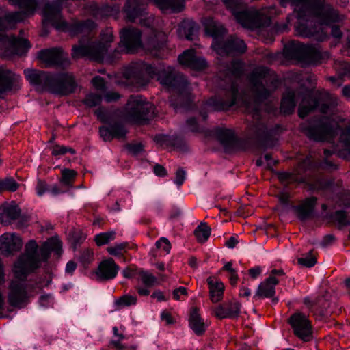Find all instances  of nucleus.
<instances>
[{
	"instance_id": "423d86ee",
	"label": "nucleus",
	"mask_w": 350,
	"mask_h": 350,
	"mask_svg": "<svg viewBox=\"0 0 350 350\" xmlns=\"http://www.w3.org/2000/svg\"><path fill=\"white\" fill-rule=\"evenodd\" d=\"M156 116L155 106L141 95L131 96L123 109L124 119L135 125H148Z\"/></svg>"
},
{
	"instance_id": "3c124183",
	"label": "nucleus",
	"mask_w": 350,
	"mask_h": 350,
	"mask_svg": "<svg viewBox=\"0 0 350 350\" xmlns=\"http://www.w3.org/2000/svg\"><path fill=\"white\" fill-rule=\"evenodd\" d=\"M312 250H310L305 256L300 257L297 259V262L302 267L311 268L314 267L317 262V258L312 254Z\"/></svg>"
},
{
	"instance_id": "dca6fc26",
	"label": "nucleus",
	"mask_w": 350,
	"mask_h": 350,
	"mask_svg": "<svg viewBox=\"0 0 350 350\" xmlns=\"http://www.w3.org/2000/svg\"><path fill=\"white\" fill-rule=\"evenodd\" d=\"M293 334L303 342H310L313 338L312 323L308 317L300 312H295L288 320Z\"/></svg>"
},
{
	"instance_id": "f8f14e48",
	"label": "nucleus",
	"mask_w": 350,
	"mask_h": 350,
	"mask_svg": "<svg viewBox=\"0 0 350 350\" xmlns=\"http://www.w3.org/2000/svg\"><path fill=\"white\" fill-rule=\"evenodd\" d=\"M283 55L288 60L306 61L317 64L324 57H328V53H323L317 46L292 41L285 45Z\"/></svg>"
},
{
	"instance_id": "5701e85b",
	"label": "nucleus",
	"mask_w": 350,
	"mask_h": 350,
	"mask_svg": "<svg viewBox=\"0 0 350 350\" xmlns=\"http://www.w3.org/2000/svg\"><path fill=\"white\" fill-rule=\"evenodd\" d=\"M119 266L112 258L103 260L95 270V277L98 282L109 281L114 279L118 273Z\"/></svg>"
},
{
	"instance_id": "680f3d73",
	"label": "nucleus",
	"mask_w": 350,
	"mask_h": 350,
	"mask_svg": "<svg viewBox=\"0 0 350 350\" xmlns=\"http://www.w3.org/2000/svg\"><path fill=\"white\" fill-rule=\"evenodd\" d=\"M186 171L184 170V168H178L175 174V178L174 179V183L178 187H180L184 183L186 179Z\"/></svg>"
},
{
	"instance_id": "58836bf2",
	"label": "nucleus",
	"mask_w": 350,
	"mask_h": 350,
	"mask_svg": "<svg viewBox=\"0 0 350 350\" xmlns=\"http://www.w3.org/2000/svg\"><path fill=\"white\" fill-rule=\"evenodd\" d=\"M336 204L342 208H350V190L342 189L336 194Z\"/></svg>"
},
{
	"instance_id": "338daca9",
	"label": "nucleus",
	"mask_w": 350,
	"mask_h": 350,
	"mask_svg": "<svg viewBox=\"0 0 350 350\" xmlns=\"http://www.w3.org/2000/svg\"><path fill=\"white\" fill-rule=\"evenodd\" d=\"M139 270H140V269H137V268L133 269L131 267H127L122 271V274L123 277L125 278H127V279L135 278L137 280Z\"/></svg>"
},
{
	"instance_id": "6e6552de",
	"label": "nucleus",
	"mask_w": 350,
	"mask_h": 350,
	"mask_svg": "<svg viewBox=\"0 0 350 350\" xmlns=\"http://www.w3.org/2000/svg\"><path fill=\"white\" fill-rule=\"evenodd\" d=\"M141 32L135 28L127 27L120 31L121 41L119 44L122 51L125 53H135L141 49H147L150 53L157 57H161V55L157 50L163 47V44L157 42V36L149 39L146 42L142 44Z\"/></svg>"
},
{
	"instance_id": "393cba45",
	"label": "nucleus",
	"mask_w": 350,
	"mask_h": 350,
	"mask_svg": "<svg viewBox=\"0 0 350 350\" xmlns=\"http://www.w3.org/2000/svg\"><path fill=\"white\" fill-rule=\"evenodd\" d=\"M23 246L21 238L15 233H4L0 238V250L6 256L21 250Z\"/></svg>"
},
{
	"instance_id": "1a4fd4ad",
	"label": "nucleus",
	"mask_w": 350,
	"mask_h": 350,
	"mask_svg": "<svg viewBox=\"0 0 350 350\" xmlns=\"http://www.w3.org/2000/svg\"><path fill=\"white\" fill-rule=\"evenodd\" d=\"M226 6L232 12L236 20L243 27L256 29L262 26L267 18L264 10L247 8L241 0H223Z\"/></svg>"
},
{
	"instance_id": "e2e57ef3",
	"label": "nucleus",
	"mask_w": 350,
	"mask_h": 350,
	"mask_svg": "<svg viewBox=\"0 0 350 350\" xmlns=\"http://www.w3.org/2000/svg\"><path fill=\"white\" fill-rule=\"evenodd\" d=\"M121 94L118 92H112V91H105L103 95V98H104L106 103H113L116 102L121 98Z\"/></svg>"
},
{
	"instance_id": "0eeeda50",
	"label": "nucleus",
	"mask_w": 350,
	"mask_h": 350,
	"mask_svg": "<svg viewBox=\"0 0 350 350\" xmlns=\"http://www.w3.org/2000/svg\"><path fill=\"white\" fill-rule=\"evenodd\" d=\"M113 40V32L107 29L100 35V41L92 42L90 38H83L79 44L72 49V56L75 58L87 57L103 62L107 59L108 44Z\"/></svg>"
},
{
	"instance_id": "f704fd0d",
	"label": "nucleus",
	"mask_w": 350,
	"mask_h": 350,
	"mask_svg": "<svg viewBox=\"0 0 350 350\" xmlns=\"http://www.w3.org/2000/svg\"><path fill=\"white\" fill-rule=\"evenodd\" d=\"M282 131V126L276 124L273 127L268 129L265 124H260L256 126V135L265 142L271 141L273 137L279 134Z\"/></svg>"
},
{
	"instance_id": "473e14b6",
	"label": "nucleus",
	"mask_w": 350,
	"mask_h": 350,
	"mask_svg": "<svg viewBox=\"0 0 350 350\" xmlns=\"http://www.w3.org/2000/svg\"><path fill=\"white\" fill-rule=\"evenodd\" d=\"M21 81L19 75L0 66V88H14Z\"/></svg>"
},
{
	"instance_id": "f257e3e1",
	"label": "nucleus",
	"mask_w": 350,
	"mask_h": 350,
	"mask_svg": "<svg viewBox=\"0 0 350 350\" xmlns=\"http://www.w3.org/2000/svg\"><path fill=\"white\" fill-rule=\"evenodd\" d=\"M16 6L23 9L21 12L8 14L4 18H0V55L10 58L14 55H22L30 47L28 40L24 38L10 37L3 33L7 28H12L14 23L23 21L33 15L36 8L42 10L43 23L51 25L58 31H71L70 25L62 17L60 10L63 1L55 0L51 3L46 0H9Z\"/></svg>"
},
{
	"instance_id": "bb28decb",
	"label": "nucleus",
	"mask_w": 350,
	"mask_h": 350,
	"mask_svg": "<svg viewBox=\"0 0 350 350\" xmlns=\"http://www.w3.org/2000/svg\"><path fill=\"white\" fill-rule=\"evenodd\" d=\"M145 5L139 2V0H129L124 8L126 20L129 21H135L137 18L140 19V23L143 25H148L143 18L144 15Z\"/></svg>"
},
{
	"instance_id": "052dcab7",
	"label": "nucleus",
	"mask_w": 350,
	"mask_h": 350,
	"mask_svg": "<svg viewBox=\"0 0 350 350\" xmlns=\"http://www.w3.org/2000/svg\"><path fill=\"white\" fill-rule=\"evenodd\" d=\"M126 148L129 153L134 156L138 155L144 151V146L142 143H129L126 145Z\"/></svg>"
},
{
	"instance_id": "09e8293b",
	"label": "nucleus",
	"mask_w": 350,
	"mask_h": 350,
	"mask_svg": "<svg viewBox=\"0 0 350 350\" xmlns=\"http://www.w3.org/2000/svg\"><path fill=\"white\" fill-rule=\"evenodd\" d=\"M186 124L191 132L196 133H203L206 136H207V131L209 129H206L204 127H200L196 118L191 117L188 118L186 120Z\"/></svg>"
},
{
	"instance_id": "aec40b11",
	"label": "nucleus",
	"mask_w": 350,
	"mask_h": 350,
	"mask_svg": "<svg viewBox=\"0 0 350 350\" xmlns=\"http://www.w3.org/2000/svg\"><path fill=\"white\" fill-rule=\"evenodd\" d=\"M318 198L314 196L306 197L297 205H293L291 209L301 221L313 219L316 216V207Z\"/></svg>"
},
{
	"instance_id": "cd10ccee",
	"label": "nucleus",
	"mask_w": 350,
	"mask_h": 350,
	"mask_svg": "<svg viewBox=\"0 0 350 350\" xmlns=\"http://www.w3.org/2000/svg\"><path fill=\"white\" fill-rule=\"evenodd\" d=\"M280 282L279 279L273 277H268L258 286L254 295V299L273 297L275 295V286Z\"/></svg>"
},
{
	"instance_id": "c756f323",
	"label": "nucleus",
	"mask_w": 350,
	"mask_h": 350,
	"mask_svg": "<svg viewBox=\"0 0 350 350\" xmlns=\"http://www.w3.org/2000/svg\"><path fill=\"white\" fill-rule=\"evenodd\" d=\"M323 218L328 221L336 223L339 230L350 226V216L345 208L336 210L334 212H326Z\"/></svg>"
},
{
	"instance_id": "8fccbe9b",
	"label": "nucleus",
	"mask_w": 350,
	"mask_h": 350,
	"mask_svg": "<svg viewBox=\"0 0 350 350\" xmlns=\"http://www.w3.org/2000/svg\"><path fill=\"white\" fill-rule=\"evenodd\" d=\"M66 153H70V154H75L76 150L68 146L55 144L51 148V154L54 157L62 156L66 154Z\"/></svg>"
},
{
	"instance_id": "79ce46f5",
	"label": "nucleus",
	"mask_w": 350,
	"mask_h": 350,
	"mask_svg": "<svg viewBox=\"0 0 350 350\" xmlns=\"http://www.w3.org/2000/svg\"><path fill=\"white\" fill-rule=\"evenodd\" d=\"M334 185L333 178H319L312 185V188L317 191H326L332 189Z\"/></svg>"
},
{
	"instance_id": "20e7f679",
	"label": "nucleus",
	"mask_w": 350,
	"mask_h": 350,
	"mask_svg": "<svg viewBox=\"0 0 350 350\" xmlns=\"http://www.w3.org/2000/svg\"><path fill=\"white\" fill-rule=\"evenodd\" d=\"M203 25L206 35L213 38L211 46L218 55L224 56L245 51L246 45L242 40L230 37L226 40L224 39L226 29L221 24L213 18L204 19Z\"/></svg>"
},
{
	"instance_id": "9b49d317",
	"label": "nucleus",
	"mask_w": 350,
	"mask_h": 350,
	"mask_svg": "<svg viewBox=\"0 0 350 350\" xmlns=\"http://www.w3.org/2000/svg\"><path fill=\"white\" fill-rule=\"evenodd\" d=\"M94 115L102 123L107 124L99 127V135L105 142H111L113 139H124L128 130L123 122L113 121L112 113L105 107H99L94 111Z\"/></svg>"
},
{
	"instance_id": "4d7b16f0",
	"label": "nucleus",
	"mask_w": 350,
	"mask_h": 350,
	"mask_svg": "<svg viewBox=\"0 0 350 350\" xmlns=\"http://www.w3.org/2000/svg\"><path fill=\"white\" fill-rule=\"evenodd\" d=\"M38 245L35 240H29L25 246V253L23 254L31 257L38 258Z\"/></svg>"
},
{
	"instance_id": "2f4dec72",
	"label": "nucleus",
	"mask_w": 350,
	"mask_h": 350,
	"mask_svg": "<svg viewBox=\"0 0 350 350\" xmlns=\"http://www.w3.org/2000/svg\"><path fill=\"white\" fill-rule=\"evenodd\" d=\"M294 89H286L280 103V113L284 116L291 115L296 107Z\"/></svg>"
},
{
	"instance_id": "a19ab883",
	"label": "nucleus",
	"mask_w": 350,
	"mask_h": 350,
	"mask_svg": "<svg viewBox=\"0 0 350 350\" xmlns=\"http://www.w3.org/2000/svg\"><path fill=\"white\" fill-rule=\"evenodd\" d=\"M49 250L53 252L56 255H61L62 253V243L57 237H52L49 238L44 243Z\"/></svg>"
},
{
	"instance_id": "de8ad7c7",
	"label": "nucleus",
	"mask_w": 350,
	"mask_h": 350,
	"mask_svg": "<svg viewBox=\"0 0 350 350\" xmlns=\"http://www.w3.org/2000/svg\"><path fill=\"white\" fill-rule=\"evenodd\" d=\"M115 232H105L97 234L94 237V241L98 246L107 244L109 241L115 239Z\"/></svg>"
},
{
	"instance_id": "f03ea898",
	"label": "nucleus",
	"mask_w": 350,
	"mask_h": 350,
	"mask_svg": "<svg viewBox=\"0 0 350 350\" xmlns=\"http://www.w3.org/2000/svg\"><path fill=\"white\" fill-rule=\"evenodd\" d=\"M290 1L297 13V33L303 37H314L318 40L327 38L326 27L340 18L338 12L324 0H280L285 6Z\"/></svg>"
},
{
	"instance_id": "bf43d9fd",
	"label": "nucleus",
	"mask_w": 350,
	"mask_h": 350,
	"mask_svg": "<svg viewBox=\"0 0 350 350\" xmlns=\"http://www.w3.org/2000/svg\"><path fill=\"white\" fill-rule=\"evenodd\" d=\"M96 27V24L92 21H87L83 23L76 25V31L78 33H87Z\"/></svg>"
},
{
	"instance_id": "13d9d810",
	"label": "nucleus",
	"mask_w": 350,
	"mask_h": 350,
	"mask_svg": "<svg viewBox=\"0 0 350 350\" xmlns=\"http://www.w3.org/2000/svg\"><path fill=\"white\" fill-rule=\"evenodd\" d=\"M94 260V252L90 249H85L79 256L80 262L84 266H88Z\"/></svg>"
},
{
	"instance_id": "5fc2aeb1",
	"label": "nucleus",
	"mask_w": 350,
	"mask_h": 350,
	"mask_svg": "<svg viewBox=\"0 0 350 350\" xmlns=\"http://www.w3.org/2000/svg\"><path fill=\"white\" fill-rule=\"evenodd\" d=\"M76 176L77 172L74 170L64 169L62 171L61 182L65 185L70 186Z\"/></svg>"
},
{
	"instance_id": "37998d69",
	"label": "nucleus",
	"mask_w": 350,
	"mask_h": 350,
	"mask_svg": "<svg viewBox=\"0 0 350 350\" xmlns=\"http://www.w3.org/2000/svg\"><path fill=\"white\" fill-rule=\"evenodd\" d=\"M117 340L113 339L110 341V345L115 350H137V345H132L128 346L121 343V341L125 338V336L122 334H118Z\"/></svg>"
},
{
	"instance_id": "f3484780",
	"label": "nucleus",
	"mask_w": 350,
	"mask_h": 350,
	"mask_svg": "<svg viewBox=\"0 0 350 350\" xmlns=\"http://www.w3.org/2000/svg\"><path fill=\"white\" fill-rule=\"evenodd\" d=\"M169 94L170 106L177 112L193 109L194 96L192 89H165Z\"/></svg>"
},
{
	"instance_id": "6ab92c4d",
	"label": "nucleus",
	"mask_w": 350,
	"mask_h": 350,
	"mask_svg": "<svg viewBox=\"0 0 350 350\" xmlns=\"http://www.w3.org/2000/svg\"><path fill=\"white\" fill-rule=\"evenodd\" d=\"M303 303L317 321H323L328 318L330 300L327 295L319 296L314 300L310 297H306L303 299Z\"/></svg>"
},
{
	"instance_id": "4c0bfd02",
	"label": "nucleus",
	"mask_w": 350,
	"mask_h": 350,
	"mask_svg": "<svg viewBox=\"0 0 350 350\" xmlns=\"http://www.w3.org/2000/svg\"><path fill=\"white\" fill-rule=\"evenodd\" d=\"M211 229L206 222H201L194 230L193 234L198 243L206 242L211 235Z\"/></svg>"
},
{
	"instance_id": "0e129e2a",
	"label": "nucleus",
	"mask_w": 350,
	"mask_h": 350,
	"mask_svg": "<svg viewBox=\"0 0 350 350\" xmlns=\"http://www.w3.org/2000/svg\"><path fill=\"white\" fill-rule=\"evenodd\" d=\"M109 77H100L96 76L92 80V84L94 88H105V86L108 83V80Z\"/></svg>"
},
{
	"instance_id": "b1692460",
	"label": "nucleus",
	"mask_w": 350,
	"mask_h": 350,
	"mask_svg": "<svg viewBox=\"0 0 350 350\" xmlns=\"http://www.w3.org/2000/svg\"><path fill=\"white\" fill-rule=\"evenodd\" d=\"M178 62L182 66L196 71L202 70L207 66L206 60L202 57L196 56L193 49L186 50L180 55Z\"/></svg>"
},
{
	"instance_id": "69168bd1",
	"label": "nucleus",
	"mask_w": 350,
	"mask_h": 350,
	"mask_svg": "<svg viewBox=\"0 0 350 350\" xmlns=\"http://www.w3.org/2000/svg\"><path fill=\"white\" fill-rule=\"evenodd\" d=\"M49 187L46 181L38 180L36 186V194L38 196H43L46 192L49 191Z\"/></svg>"
},
{
	"instance_id": "774afa93",
	"label": "nucleus",
	"mask_w": 350,
	"mask_h": 350,
	"mask_svg": "<svg viewBox=\"0 0 350 350\" xmlns=\"http://www.w3.org/2000/svg\"><path fill=\"white\" fill-rule=\"evenodd\" d=\"M157 248L163 249L167 253H169L171 249V245L169 240L165 237H161L155 243Z\"/></svg>"
},
{
	"instance_id": "2eb2a0df",
	"label": "nucleus",
	"mask_w": 350,
	"mask_h": 350,
	"mask_svg": "<svg viewBox=\"0 0 350 350\" xmlns=\"http://www.w3.org/2000/svg\"><path fill=\"white\" fill-rule=\"evenodd\" d=\"M146 73L151 77H157V80L163 85L167 88H187L188 83L184 75L174 72V68L167 67L161 70L155 66L148 65L146 68Z\"/></svg>"
},
{
	"instance_id": "e433bc0d",
	"label": "nucleus",
	"mask_w": 350,
	"mask_h": 350,
	"mask_svg": "<svg viewBox=\"0 0 350 350\" xmlns=\"http://www.w3.org/2000/svg\"><path fill=\"white\" fill-rule=\"evenodd\" d=\"M137 304V297L129 294H125L116 299L113 302V310H120L126 307L135 306Z\"/></svg>"
},
{
	"instance_id": "412c9836",
	"label": "nucleus",
	"mask_w": 350,
	"mask_h": 350,
	"mask_svg": "<svg viewBox=\"0 0 350 350\" xmlns=\"http://www.w3.org/2000/svg\"><path fill=\"white\" fill-rule=\"evenodd\" d=\"M40 267L38 258L22 254L14 264V275L16 278L25 280L28 274Z\"/></svg>"
},
{
	"instance_id": "c85d7f7f",
	"label": "nucleus",
	"mask_w": 350,
	"mask_h": 350,
	"mask_svg": "<svg viewBox=\"0 0 350 350\" xmlns=\"http://www.w3.org/2000/svg\"><path fill=\"white\" fill-rule=\"evenodd\" d=\"M188 322L189 328L196 336H201L205 333L207 326L201 317L197 307H193L191 309Z\"/></svg>"
},
{
	"instance_id": "4be33fe9",
	"label": "nucleus",
	"mask_w": 350,
	"mask_h": 350,
	"mask_svg": "<svg viewBox=\"0 0 350 350\" xmlns=\"http://www.w3.org/2000/svg\"><path fill=\"white\" fill-rule=\"evenodd\" d=\"M38 59L47 66H66L68 64V56L59 48L40 51Z\"/></svg>"
},
{
	"instance_id": "6e6d98bb",
	"label": "nucleus",
	"mask_w": 350,
	"mask_h": 350,
	"mask_svg": "<svg viewBox=\"0 0 350 350\" xmlns=\"http://www.w3.org/2000/svg\"><path fill=\"white\" fill-rule=\"evenodd\" d=\"M170 146L181 151L187 150V146L185 139L177 135H172Z\"/></svg>"
},
{
	"instance_id": "49530a36",
	"label": "nucleus",
	"mask_w": 350,
	"mask_h": 350,
	"mask_svg": "<svg viewBox=\"0 0 350 350\" xmlns=\"http://www.w3.org/2000/svg\"><path fill=\"white\" fill-rule=\"evenodd\" d=\"M245 65L241 61L233 62L228 68V72L234 78H241L244 75Z\"/></svg>"
},
{
	"instance_id": "ddd939ff",
	"label": "nucleus",
	"mask_w": 350,
	"mask_h": 350,
	"mask_svg": "<svg viewBox=\"0 0 350 350\" xmlns=\"http://www.w3.org/2000/svg\"><path fill=\"white\" fill-rule=\"evenodd\" d=\"M207 131V137L215 138L222 146L225 152L243 151L248 147L247 142L239 137L232 129L215 126Z\"/></svg>"
},
{
	"instance_id": "a211bd4d",
	"label": "nucleus",
	"mask_w": 350,
	"mask_h": 350,
	"mask_svg": "<svg viewBox=\"0 0 350 350\" xmlns=\"http://www.w3.org/2000/svg\"><path fill=\"white\" fill-rule=\"evenodd\" d=\"M8 301L10 306L16 308H25L29 302V294L25 286V280H12L8 286Z\"/></svg>"
},
{
	"instance_id": "39448f33",
	"label": "nucleus",
	"mask_w": 350,
	"mask_h": 350,
	"mask_svg": "<svg viewBox=\"0 0 350 350\" xmlns=\"http://www.w3.org/2000/svg\"><path fill=\"white\" fill-rule=\"evenodd\" d=\"M302 99L298 107L297 114L301 118L318 109L322 113H327L338 104L337 97L329 93L314 91L315 89H303Z\"/></svg>"
},
{
	"instance_id": "7ed1b4c3",
	"label": "nucleus",
	"mask_w": 350,
	"mask_h": 350,
	"mask_svg": "<svg viewBox=\"0 0 350 350\" xmlns=\"http://www.w3.org/2000/svg\"><path fill=\"white\" fill-rule=\"evenodd\" d=\"M271 89H219L216 94L206 99L204 103L206 109L211 111H228L233 106L250 107L254 104V111L259 113L264 105L263 110L269 114H275L278 109L268 99L271 95Z\"/></svg>"
},
{
	"instance_id": "a18cd8bd",
	"label": "nucleus",
	"mask_w": 350,
	"mask_h": 350,
	"mask_svg": "<svg viewBox=\"0 0 350 350\" xmlns=\"http://www.w3.org/2000/svg\"><path fill=\"white\" fill-rule=\"evenodd\" d=\"M103 100V96L96 93L88 94L85 98L83 100V103L85 107L92 108L98 106L101 104Z\"/></svg>"
},
{
	"instance_id": "ea45409f",
	"label": "nucleus",
	"mask_w": 350,
	"mask_h": 350,
	"mask_svg": "<svg viewBox=\"0 0 350 350\" xmlns=\"http://www.w3.org/2000/svg\"><path fill=\"white\" fill-rule=\"evenodd\" d=\"M19 187V184L13 177H6L4 179H0V193L4 191L11 192L16 191Z\"/></svg>"
},
{
	"instance_id": "4468645a",
	"label": "nucleus",
	"mask_w": 350,
	"mask_h": 350,
	"mask_svg": "<svg viewBox=\"0 0 350 350\" xmlns=\"http://www.w3.org/2000/svg\"><path fill=\"white\" fill-rule=\"evenodd\" d=\"M301 131L310 140L324 142L334 133L331 120L326 116H315L301 126Z\"/></svg>"
},
{
	"instance_id": "9d476101",
	"label": "nucleus",
	"mask_w": 350,
	"mask_h": 350,
	"mask_svg": "<svg viewBox=\"0 0 350 350\" xmlns=\"http://www.w3.org/2000/svg\"><path fill=\"white\" fill-rule=\"evenodd\" d=\"M26 79L31 85L43 88H75L74 76L69 73L51 74L34 69L24 70Z\"/></svg>"
},
{
	"instance_id": "a878e982",
	"label": "nucleus",
	"mask_w": 350,
	"mask_h": 350,
	"mask_svg": "<svg viewBox=\"0 0 350 350\" xmlns=\"http://www.w3.org/2000/svg\"><path fill=\"white\" fill-rule=\"evenodd\" d=\"M241 304L238 302H226L214 309V314L219 319H237L240 314Z\"/></svg>"
},
{
	"instance_id": "c9c22d12",
	"label": "nucleus",
	"mask_w": 350,
	"mask_h": 350,
	"mask_svg": "<svg viewBox=\"0 0 350 350\" xmlns=\"http://www.w3.org/2000/svg\"><path fill=\"white\" fill-rule=\"evenodd\" d=\"M198 31V26L193 21H184L180 25L178 31L181 37L187 40H192Z\"/></svg>"
},
{
	"instance_id": "7c9ffc66",
	"label": "nucleus",
	"mask_w": 350,
	"mask_h": 350,
	"mask_svg": "<svg viewBox=\"0 0 350 350\" xmlns=\"http://www.w3.org/2000/svg\"><path fill=\"white\" fill-rule=\"evenodd\" d=\"M206 282L208 286L211 301L213 303H217L220 301L224 296V283L213 276L208 277L206 279Z\"/></svg>"
},
{
	"instance_id": "864d4df0",
	"label": "nucleus",
	"mask_w": 350,
	"mask_h": 350,
	"mask_svg": "<svg viewBox=\"0 0 350 350\" xmlns=\"http://www.w3.org/2000/svg\"><path fill=\"white\" fill-rule=\"evenodd\" d=\"M76 89H35L38 94L45 92L55 96H66L75 92Z\"/></svg>"
},
{
	"instance_id": "c03bdc74",
	"label": "nucleus",
	"mask_w": 350,
	"mask_h": 350,
	"mask_svg": "<svg viewBox=\"0 0 350 350\" xmlns=\"http://www.w3.org/2000/svg\"><path fill=\"white\" fill-rule=\"evenodd\" d=\"M137 280L142 281L143 284L148 288L154 285L157 282V278L152 273L140 269Z\"/></svg>"
},
{
	"instance_id": "603ef678",
	"label": "nucleus",
	"mask_w": 350,
	"mask_h": 350,
	"mask_svg": "<svg viewBox=\"0 0 350 350\" xmlns=\"http://www.w3.org/2000/svg\"><path fill=\"white\" fill-rule=\"evenodd\" d=\"M70 239L75 250L80 246L86 239V235L83 232L78 230L70 234Z\"/></svg>"
},
{
	"instance_id": "72a5a7b5",
	"label": "nucleus",
	"mask_w": 350,
	"mask_h": 350,
	"mask_svg": "<svg viewBox=\"0 0 350 350\" xmlns=\"http://www.w3.org/2000/svg\"><path fill=\"white\" fill-rule=\"evenodd\" d=\"M21 215V209L16 204H7L0 208V221L5 225L17 219Z\"/></svg>"
}]
</instances>
